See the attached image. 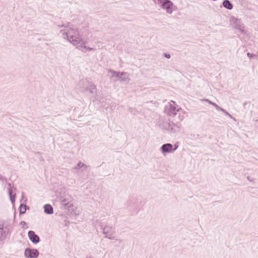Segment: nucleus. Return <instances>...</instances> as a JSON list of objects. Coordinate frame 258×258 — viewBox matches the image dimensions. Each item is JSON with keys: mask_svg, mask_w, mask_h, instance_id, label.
Listing matches in <instances>:
<instances>
[{"mask_svg": "<svg viewBox=\"0 0 258 258\" xmlns=\"http://www.w3.org/2000/svg\"><path fill=\"white\" fill-rule=\"evenodd\" d=\"M222 203V201H215V202H213V203Z\"/></svg>", "mask_w": 258, "mask_h": 258, "instance_id": "f704fd0d", "label": "nucleus"}, {"mask_svg": "<svg viewBox=\"0 0 258 258\" xmlns=\"http://www.w3.org/2000/svg\"><path fill=\"white\" fill-rule=\"evenodd\" d=\"M23 207V209H25L26 211L27 209H29V207L28 206H27L26 204H24V206Z\"/></svg>", "mask_w": 258, "mask_h": 258, "instance_id": "2f4dec72", "label": "nucleus"}, {"mask_svg": "<svg viewBox=\"0 0 258 258\" xmlns=\"http://www.w3.org/2000/svg\"><path fill=\"white\" fill-rule=\"evenodd\" d=\"M222 112H223L225 115H228L229 117H230L231 118H232V115L229 114L226 110H225L224 109V111H222Z\"/></svg>", "mask_w": 258, "mask_h": 258, "instance_id": "c756f323", "label": "nucleus"}, {"mask_svg": "<svg viewBox=\"0 0 258 258\" xmlns=\"http://www.w3.org/2000/svg\"><path fill=\"white\" fill-rule=\"evenodd\" d=\"M20 224L22 225L24 227V226L27 225V223L24 221H22L20 222Z\"/></svg>", "mask_w": 258, "mask_h": 258, "instance_id": "7c9ffc66", "label": "nucleus"}, {"mask_svg": "<svg viewBox=\"0 0 258 258\" xmlns=\"http://www.w3.org/2000/svg\"><path fill=\"white\" fill-rule=\"evenodd\" d=\"M5 179V177H4L0 173V180H4Z\"/></svg>", "mask_w": 258, "mask_h": 258, "instance_id": "473e14b6", "label": "nucleus"}, {"mask_svg": "<svg viewBox=\"0 0 258 258\" xmlns=\"http://www.w3.org/2000/svg\"><path fill=\"white\" fill-rule=\"evenodd\" d=\"M43 209L44 212L46 214L51 215L53 213V208L50 204H45L43 206Z\"/></svg>", "mask_w": 258, "mask_h": 258, "instance_id": "2eb2a0df", "label": "nucleus"}, {"mask_svg": "<svg viewBox=\"0 0 258 258\" xmlns=\"http://www.w3.org/2000/svg\"><path fill=\"white\" fill-rule=\"evenodd\" d=\"M75 44H76L77 48H79L80 50H81L84 52H86L87 50L91 51L96 50L95 48L87 47L86 45V43L84 42L83 39L81 40L80 42Z\"/></svg>", "mask_w": 258, "mask_h": 258, "instance_id": "6e6552de", "label": "nucleus"}, {"mask_svg": "<svg viewBox=\"0 0 258 258\" xmlns=\"http://www.w3.org/2000/svg\"><path fill=\"white\" fill-rule=\"evenodd\" d=\"M103 230V234L105 235V237L113 235L114 233V229L112 226L106 225L104 228H102Z\"/></svg>", "mask_w": 258, "mask_h": 258, "instance_id": "ddd939ff", "label": "nucleus"}, {"mask_svg": "<svg viewBox=\"0 0 258 258\" xmlns=\"http://www.w3.org/2000/svg\"><path fill=\"white\" fill-rule=\"evenodd\" d=\"M69 28V29L68 31L61 30L60 33L62 34L64 38H67L72 44L76 45L75 43H79L82 39V36L78 32L77 28H73L70 27Z\"/></svg>", "mask_w": 258, "mask_h": 258, "instance_id": "f257e3e1", "label": "nucleus"}, {"mask_svg": "<svg viewBox=\"0 0 258 258\" xmlns=\"http://www.w3.org/2000/svg\"><path fill=\"white\" fill-rule=\"evenodd\" d=\"M247 179L249 180V181H252L253 179L251 178V177L249 176H247Z\"/></svg>", "mask_w": 258, "mask_h": 258, "instance_id": "72a5a7b5", "label": "nucleus"}, {"mask_svg": "<svg viewBox=\"0 0 258 258\" xmlns=\"http://www.w3.org/2000/svg\"><path fill=\"white\" fill-rule=\"evenodd\" d=\"M247 55L249 58H252L254 57V56H255V54H254L253 53H251L250 52H247Z\"/></svg>", "mask_w": 258, "mask_h": 258, "instance_id": "bb28decb", "label": "nucleus"}, {"mask_svg": "<svg viewBox=\"0 0 258 258\" xmlns=\"http://www.w3.org/2000/svg\"><path fill=\"white\" fill-rule=\"evenodd\" d=\"M8 185L9 186L8 187V195L10 198V200L12 203L13 205L15 202V199H16V194L15 193V191L16 190V188L12 186L11 185V183H9L8 184Z\"/></svg>", "mask_w": 258, "mask_h": 258, "instance_id": "9d476101", "label": "nucleus"}, {"mask_svg": "<svg viewBox=\"0 0 258 258\" xmlns=\"http://www.w3.org/2000/svg\"><path fill=\"white\" fill-rule=\"evenodd\" d=\"M128 111L134 115H136L138 111L137 110L136 108H134L132 107L128 108Z\"/></svg>", "mask_w": 258, "mask_h": 258, "instance_id": "4be33fe9", "label": "nucleus"}, {"mask_svg": "<svg viewBox=\"0 0 258 258\" xmlns=\"http://www.w3.org/2000/svg\"><path fill=\"white\" fill-rule=\"evenodd\" d=\"M60 202H61V205L64 206H67L69 204V199H67L66 198L60 199Z\"/></svg>", "mask_w": 258, "mask_h": 258, "instance_id": "412c9836", "label": "nucleus"}, {"mask_svg": "<svg viewBox=\"0 0 258 258\" xmlns=\"http://www.w3.org/2000/svg\"><path fill=\"white\" fill-rule=\"evenodd\" d=\"M175 101L171 100L164 107V112L170 116H175L177 112L181 110L180 107H178Z\"/></svg>", "mask_w": 258, "mask_h": 258, "instance_id": "f03ea898", "label": "nucleus"}, {"mask_svg": "<svg viewBox=\"0 0 258 258\" xmlns=\"http://www.w3.org/2000/svg\"><path fill=\"white\" fill-rule=\"evenodd\" d=\"M28 236L30 240L34 244H37L40 241V237L34 231H28Z\"/></svg>", "mask_w": 258, "mask_h": 258, "instance_id": "9b49d317", "label": "nucleus"}, {"mask_svg": "<svg viewBox=\"0 0 258 258\" xmlns=\"http://www.w3.org/2000/svg\"><path fill=\"white\" fill-rule=\"evenodd\" d=\"M128 76H129V75L127 73V75H126L119 76L118 77V78H117V80L120 81L121 82L128 83L129 81H130V79L128 78Z\"/></svg>", "mask_w": 258, "mask_h": 258, "instance_id": "6ab92c4d", "label": "nucleus"}, {"mask_svg": "<svg viewBox=\"0 0 258 258\" xmlns=\"http://www.w3.org/2000/svg\"><path fill=\"white\" fill-rule=\"evenodd\" d=\"M163 56L168 59H169L171 57L170 54L169 53H166V52H165L163 53Z\"/></svg>", "mask_w": 258, "mask_h": 258, "instance_id": "a878e982", "label": "nucleus"}, {"mask_svg": "<svg viewBox=\"0 0 258 258\" xmlns=\"http://www.w3.org/2000/svg\"><path fill=\"white\" fill-rule=\"evenodd\" d=\"M81 91L83 92H89L90 94L94 95V100H99V96L97 94V88L96 85L93 83L90 84V86H88V87L86 88L84 90H81Z\"/></svg>", "mask_w": 258, "mask_h": 258, "instance_id": "39448f33", "label": "nucleus"}, {"mask_svg": "<svg viewBox=\"0 0 258 258\" xmlns=\"http://www.w3.org/2000/svg\"><path fill=\"white\" fill-rule=\"evenodd\" d=\"M89 166L82 163L81 161H79L77 164L73 168V170L74 171H77L78 170L84 168L83 170L87 169Z\"/></svg>", "mask_w": 258, "mask_h": 258, "instance_id": "f3484780", "label": "nucleus"}, {"mask_svg": "<svg viewBox=\"0 0 258 258\" xmlns=\"http://www.w3.org/2000/svg\"><path fill=\"white\" fill-rule=\"evenodd\" d=\"M222 5L225 8L229 10H232L233 8V4L229 0H224Z\"/></svg>", "mask_w": 258, "mask_h": 258, "instance_id": "a211bd4d", "label": "nucleus"}, {"mask_svg": "<svg viewBox=\"0 0 258 258\" xmlns=\"http://www.w3.org/2000/svg\"><path fill=\"white\" fill-rule=\"evenodd\" d=\"M154 3L162 9L165 10L167 13L171 14L173 12V3L170 0H152Z\"/></svg>", "mask_w": 258, "mask_h": 258, "instance_id": "7ed1b4c3", "label": "nucleus"}, {"mask_svg": "<svg viewBox=\"0 0 258 258\" xmlns=\"http://www.w3.org/2000/svg\"><path fill=\"white\" fill-rule=\"evenodd\" d=\"M10 226V222L9 221H6V222H4V226L5 227V228H6V229H9L8 228V227Z\"/></svg>", "mask_w": 258, "mask_h": 258, "instance_id": "393cba45", "label": "nucleus"}, {"mask_svg": "<svg viewBox=\"0 0 258 258\" xmlns=\"http://www.w3.org/2000/svg\"><path fill=\"white\" fill-rule=\"evenodd\" d=\"M39 255V251L35 248L27 247L25 249L24 255L26 258H37Z\"/></svg>", "mask_w": 258, "mask_h": 258, "instance_id": "423d86ee", "label": "nucleus"}, {"mask_svg": "<svg viewBox=\"0 0 258 258\" xmlns=\"http://www.w3.org/2000/svg\"><path fill=\"white\" fill-rule=\"evenodd\" d=\"M71 25V23H68L67 24V25H66V24H62V25H58V27L59 28H62V27H64V28H69V26H70Z\"/></svg>", "mask_w": 258, "mask_h": 258, "instance_id": "b1692460", "label": "nucleus"}, {"mask_svg": "<svg viewBox=\"0 0 258 258\" xmlns=\"http://www.w3.org/2000/svg\"><path fill=\"white\" fill-rule=\"evenodd\" d=\"M176 149L177 148H173L172 144L167 143L162 145L160 147V150L163 155H166L167 154L173 153L176 150Z\"/></svg>", "mask_w": 258, "mask_h": 258, "instance_id": "0eeeda50", "label": "nucleus"}, {"mask_svg": "<svg viewBox=\"0 0 258 258\" xmlns=\"http://www.w3.org/2000/svg\"><path fill=\"white\" fill-rule=\"evenodd\" d=\"M181 124L180 122L174 123L173 121H169L168 123V126L169 130H170L173 133L177 132L180 131Z\"/></svg>", "mask_w": 258, "mask_h": 258, "instance_id": "f8f14e48", "label": "nucleus"}, {"mask_svg": "<svg viewBox=\"0 0 258 258\" xmlns=\"http://www.w3.org/2000/svg\"><path fill=\"white\" fill-rule=\"evenodd\" d=\"M93 83L87 80H82L80 83L79 85L82 90H84L88 86H90V84Z\"/></svg>", "mask_w": 258, "mask_h": 258, "instance_id": "dca6fc26", "label": "nucleus"}, {"mask_svg": "<svg viewBox=\"0 0 258 258\" xmlns=\"http://www.w3.org/2000/svg\"><path fill=\"white\" fill-rule=\"evenodd\" d=\"M113 235H110V236H108L107 237H105L106 238H108L111 240L115 239L116 240H118L117 239L115 238V236H112Z\"/></svg>", "mask_w": 258, "mask_h": 258, "instance_id": "cd10ccee", "label": "nucleus"}, {"mask_svg": "<svg viewBox=\"0 0 258 258\" xmlns=\"http://www.w3.org/2000/svg\"><path fill=\"white\" fill-rule=\"evenodd\" d=\"M212 105L213 106H214L215 107V108L218 110V111H224V108L220 107L218 105H217L216 103H213V104H212Z\"/></svg>", "mask_w": 258, "mask_h": 258, "instance_id": "5701e85b", "label": "nucleus"}, {"mask_svg": "<svg viewBox=\"0 0 258 258\" xmlns=\"http://www.w3.org/2000/svg\"><path fill=\"white\" fill-rule=\"evenodd\" d=\"M204 101L207 102V103H208L209 104L212 105V104H213V103H214L213 102H212V101L210 100H209V99H205L204 100Z\"/></svg>", "mask_w": 258, "mask_h": 258, "instance_id": "c85d7f7f", "label": "nucleus"}, {"mask_svg": "<svg viewBox=\"0 0 258 258\" xmlns=\"http://www.w3.org/2000/svg\"><path fill=\"white\" fill-rule=\"evenodd\" d=\"M230 21L233 23L234 28L242 34H245L246 33V31L244 29L245 26L240 19L231 16L230 18Z\"/></svg>", "mask_w": 258, "mask_h": 258, "instance_id": "20e7f679", "label": "nucleus"}, {"mask_svg": "<svg viewBox=\"0 0 258 258\" xmlns=\"http://www.w3.org/2000/svg\"><path fill=\"white\" fill-rule=\"evenodd\" d=\"M86 258H93L91 256H87Z\"/></svg>", "mask_w": 258, "mask_h": 258, "instance_id": "e433bc0d", "label": "nucleus"}, {"mask_svg": "<svg viewBox=\"0 0 258 258\" xmlns=\"http://www.w3.org/2000/svg\"><path fill=\"white\" fill-rule=\"evenodd\" d=\"M24 204H21L19 207V214L20 215L24 214L26 213V211L23 209Z\"/></svg>", "mask_w": 258, "mask_h": 258, "instance_id": "aec40b11", "label": "nucleus"}, {"mask_svg": "<svg viewBox=\"0 0 258 258\" xmlns=\"http://www.w3.org/2000/svg\"><path fill=\"white\" fill-rule=\"evenodd\" d=\"M4 221L0 220V241H2L6 239L7 235L9 233V230L5 228Z\"/></svg>", "mask_w": 258, "mask_h": 258, "instance_id": "1a4fd4ad", "label": "nucleus"}, {"mask_svg": "<svg viewBox=\"0 0 258 258\" xmlns=\"http://www.w3.org/2000/svg\"><path fill=\"white\" fill-rule=\"evenodd\" d=\"M24 198V197L23 195L22 194V199H21V201H22L23 200Z\"/></svg>", "mask_w": 258, "mask_h": 258, "instance_id": "c9c22d12", "label": "nucleus"}, {"mask_svg": "<svg viewBox=\"0 0 258 258\" xmlns=\"http://www.w3.org/2000/svg\"><path fill=\"white\" fill-rule=\"evenodd\" d=\"M108 73H110L112 74V77H115L116 78H118L119 76L127 75V72L116 71L112 69H109Z\"/></svg>", "mask_w": 258, "mask_h": 258, "instance_id": "4468645a", "label": "nucleus"}]
</instances>
